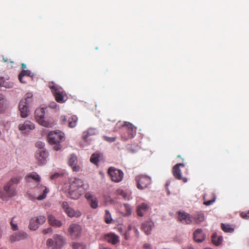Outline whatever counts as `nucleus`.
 Returning <instances> with one entry per match:
<instances>
[{
	"instance_id": "obj_1",
	"label": "nucleus",
	"mask_w": 249,
	"mask_h": 249,
	"mask_svg": "<svg viewBox=\"0 0 249 249\" xmlns=\"http://www.w3.org/2000/svg\"><path fill=\"white\" fill-rule=\"evenodd\" d=\"M84 186V182L82 179L75 178L70 185L69 196L71 199H78L84 193L85 188Z\"/></svg>"
},
{
	"instance_id": "obj_2",
	"label": "nucleus",
	"mask_w": 249,
	"mask_h": 249,
	"mask_svg": "<svg viewBox=\"0 0 249 249\" xmlns=\"http://www.w3.org/2000/svg\"><path fill=\"white\" fill-rule=\"evenodd\" d=\"M117 125L121 127V140L126 141L133 138L136 135V127L129 122H125L123 124L120 122L117 123Z\"/></svg>"
},
{
	"instance_id": "obj_3",
	"label": "nucleus",
	"mask_w": 249,
	"mask_h": 249,
	"mask_svg": "<svg viewBox=\"0 0 249 249\" xmlns=\"http://www.w3.org/2000/svg\"><path fill=\"white\" fill-rule=\"evenodd\" d=\"M48 140L51 144H55L53 149L58 151L62 148L60 143L64 140V134L59 130L51 131L48 134Z\"/></svg>"
},
{
	"instance_id": "obj_4",
	"label": "nucleus",
	"mask_w": 249,
	"mask_h": 249,
	"mask_svg": "<svg viewBox=\"0 0 249 249\" xmlns=\"http://www.w3.org/2000/svg\"><path fill=\"white\" fill-rule=\"evenodd\" d=\"M45 111L43 108H37L35 112V119L41 125L46 127H51L53 125V121L52 119H45L44 118Z\"/></svg>"
},
{
	"instance_id": "obj_5",
	"label": "nucleus",
	"mask_w": 249,
	"mask_h": 249,
	"mask_svg": "<svg viewBox=\"0 0 249 249\" xmlns=\"http://www.w3.org/2000/svg\"><path fill=\"white\" fill-rule=\"evenodd\" d=\"M49 87L54 95L56 102L59 103L65 102L64 96L66 95V93L61 87L55 84L53 82L49 83Z\"/></svg>"
},
{
	"instance_id": "obj_6",
	"label": "nucleus",
	"mask_w": 249,
	"mask_h": 249,
	"mask_svg": "<svg viewBox=\"0 0 249 249\" xmlns=\"http://www.w3.org/2000/svg\"><path fill=\"white\" fill-rule=\"evenodd\" d=\"M65 243V238L62 235L54 234L53 239H48L46 245L52 249H60Z\"/></svg>"
},
{
	"instance_id": "obj_7",
	"label": "nucleus",
	"mask_w": 249,
	"mask_h": 249,
	"mask_svg": "<svg viewBox=\"0 0 249 249\" xmlns=\"http://www.w3.org/2000/svg\"><path fill=\"white\" fill-rule=\"evenodd\" d=\"M20 179L19 177H13L4 185V190L9 196L16 195V185L19 183Z\"/></svg>"
},
{
	"instance_id": "obj_8",
	"label": "nucleus",
	"mask_w": 249,
	"mask_h": 249,
	"mask_svg": "<svg viewBox=\"0 0 249 249\" xmlns=\"http://www.w3.org/2000/svg\"><path fill=\"white\" fill-rule=\"evenodd\" d=\"M107 173L113 182H119L123 179L124 173L121 170L110 167L108 168Z\"/></svg>"
},
{
	"instance_id": "obj_9",
	"label": "nucleus",
	"mask_w": 249,
	"mask_h": 249,
	"mask_svg": "<svg viewBox=\"0 0 249 249\" xmlns=\"http://www.w3.org/2000/svg\"><path fill=\"white\" fill-rule=\"evenodd\" d=\"M137 187L139 189L143 190L147 188L151 183V178L144 175L138 176L136 177Z\"/></svg>"
},
{
	"instance_id": "obj_10",
	"label": "nucleus",
	"mask_w": 249,
	"mask_h": 249,
	"mask_svg": "<svg viewBox=\"0 0 249 249\" xmlns=\"http://www.w3.org/2000/svg\"><path fill=\"white\" fill-rule=\"evenodd\" d=\"M81 227L75 223L71 224L68 229L69 234L72 239L79 237L81 234Z\"/></svg>"
},
{
	"instance_id": "obj_11",
	"label": "nucleus",
	"mask_w": 249,
	"mask_h": 249,
	"mask_svg": "<svg viewBox=\"0 0 249 249\" xmlns=\"http://www.w3.org/2000/svg\"><path fill=\"white\" fill-rule=\"evenodd\" d=\"M35 192L36 199L38 200H41L46 198L47 194L49 192V189L46 186L41 184H37L35 189Z\"/></svg>"
},
{
	"instance_id": "obj_12",
	"label": "nucleus",
	"mask_w": 249,
	"mask_h": 249,
	"mask_svg": "<svg viewBox=\"0 0 249 249\" xmlns=\"http://www.w3.org/2000/svg\"><path fill=\"white\" fill-rule=\"evenodd\" d=\"M185 166L184 163H178L175 165L172 170V172L175 178L178 180H182L184 183L187 181V178L186 177H183L181 175V172L180 169V167H184Z\"/></svg>"
},
{
	"instance_id": "obj_13",
	"label": "nucleus",
	"mask_w": 249,
	"mask_h": 249,
	"mask_svg": "<svg viewBox=\"0 0 249 249\" xmlns=\"http://www.w3.org/2000/svg\"><path fill=\"white\" fill-rule=\"evenodd\" d=\"M48 152L44 149H38L36 152L35 157L39 163L44 164L46 163V159L48 157Z\"/></svg>"
},
{
	"instance_id": "obj_14",
	"label": "nucleus",
	"mask_w": 249,
	"mask_h": 249,
	"mask_svg": "<svg viewBox=\"0 0 249 249\" xmlns=\"http://www.w3.org/2000/svg\"><path fill=\"white\" fill-rule=\"evenodd\" d=\"M25 101H20L19 103L18 108L22 118H26L29 115V109L28 105L29 104L24 102Z\"/></svg>"
},
{
	"instance_id": "obj_15",
	"label": "nucleus",
	"mask_w": 249,
	"mask_h": 249,
	"mask_svg": "<svg viewBox=\"0 0 249 249\" xmlns=\"http://www.w3.org/2000/svg\"><path fill=\"white\" fill-rule=\"evenodd\" d=\"M85 197L92 208L96 209L98 207V201L95 195L88 192L85 194Z\"/></svg>"
},
{
	"instance_id": "obj_16",
	"label": "nucleus",
	"mask_w": 249,
	"mask_h": 249,
	"mask_svg": "<svg viewBox=\"0 0 249 249\" xmlns=\"http://www.w3.org/2000/svg\"><path fill=\"white\" fill-rule=\"evenodd\" d=\"M78 160L77 157L74 155H70L69 160V165L70 166L73 172H78L80 171V166L77 165Z\"/></svg>"
},
{
	"instance_id": "obj_17",
	"label": "nucleus",
	"mask_w": 249,
	"mask_h": 249,
	"mask_svg": "<svg viewBox=\"0 0 249 249\" xmlns=\"http://www.w3.org/2000/svg\"><path fill=\"white\" fill-rule=\"evenodd\" d=\"M178 219L183 224H190L192 222V217L188 213L182 211L178 212Z\"/></svg>"
},
{
	"instance_id": "obj_18",
	"label": "nucleus",
	"mask_w": 249,
	"mask_h": 249,
	"mask_svg": "<svg viewBox=\"0 0 249 249\" xmlns=\"http://www.w3.org/2000/svg\"><path fill=\"white\" fill-rule=\"evenodd\" d=\"M35 128V124L29 120H26L23 124H21L18 125V129L21 131H29V130L34 129Z\"/></svg>"
},
{
	"instance_id": "obj_19",
	"label": "nucleus",
	"mask_w": 249,
	"mask_h": 249,
	"mask_svg": "<svg viewBox=\"0 0 249 249\" xmlns=\"http://www.w3.org/2000/svg\"><path fill=\"white\" fill-rule=\"evenodd\" d=\"M27 237V234L24 231H19L13 234L10 236L11 242H15L23 240Z\"/></svg>"
},
{
	"instance_id": "obj_20",
	"label": "nucleus",
	"mask_w": 249,
	"mask_h": 249,
	"mask_svg": "<svg viewBox=\"0 0 249 249\" xmlns=\"http://www.w3.org/2000/svg\"><path fill=\"white\" fill-rule=\"evenodd\" d=\"M206 235L200 229L196 230L194 232V240L197 243L202 242L205 240Z\"/></svg>"
},
{
	"instance_id": "obj_21",
	"label": "nucleus",
	"mask_w": 249,
	"mask_h": 249,
	"mask_svg": "<svg viewBox=\"0 0 249 249\" xmlns=\"http://www.w3.org/2000/svg\"><path fill=\"white\" fill-rule=\"evenodd\" d=\"M149 209V206L148 204L142 203L137 207V213L139 216L142 217L148 211Z\"/></svg>"
},
{
	"instance_id": "obj_22",
	"label": "nucleus",
	"mask_w": 249,
	"mask_h": 249,
	"mask_svg": "<svg viewBox=\"0 0 249 249\" xmlns=\"http://www.w3.org/2000/svg\"><path fill=\"white\" fill-rule=\"evenodd\" d=\"M104 239L108 243L115 245L119 242V237L113 233H109L104 235Z\"/></svg>"
},
{
	"instance_id": "obj_23",
	"label": "nucleus",
	"mask_w": 249,
	"mask_h": 249,
	"mask_svg": "<svg viewBox=\"0 0 249 249\" xmlns=\"http://www.w3.org/2000/svg\"><path fill=\"white\" fill-rule=\"evenodd\" d=\"M48 220L50 225L52 226L60 227L62 225L61 221L56 219L55 217L52 214L48 215Z\"/></svg>"
},
{
	"instance_id": "obj_24",
	"label": "nucleus",
	"mask_w": 249,
	"mask_h": 249,
	"mask_svg": "<svg viewBox=\"0 0 249 249\" xmlns=\"http://www.w3.org/2000/svg\"><path fill=\"white\" fill-rule=\"evenodd\" d=\"M153 225L154 224L152 221H146L142 224V229L146 234L148 235L150 233Z\"/></svg>"
},
{
	"instance_id": "obj_25",
	"label": "nucleus",
	"mask_w": 249,
	"mask_h": 249,
	"mask_svg": "<svg viewBox=\"0 0 249 249\" xmlns=\"http://www.w3.org/2000/svg\"><path fill=\"white\" fill-rule=\"evenodd\" d=\"M103 158L102 154L100 152H96L93 153L90 157V161L91 163L97 165L99 160Z\"/></svg>"
},
{
	"instance_id": "obj_26",
	"label": "nucleus",
	"mask_w": 249,
	"mask_h": 249,
	"mask_svg": "<svg viewBox=\"0 0 249 249\" xmlns=\"http://www.w3.org/2000/svg\"><path fill=\"white\" fill-rule=\"evenodd\" d=\"M211 238L212 243L216 246L220 245L223 241V237L222 236H218L216 232L212 234Z\"/></svg>"
},
{
	"instance_id": "obj_27",
	"label": "nucleus",
	"mask_w": 249,
	"mask_h": 249,
	"mask_svg": "<svg viewBox=\"0 0 249 249\" xmlns=\"http://www.w3.org/2000/svg\"><path fill=\"white\" fill-rule=\"evenodd\" d=\"M97 133V131L95 129L89 128L88 130L83 132L82 138L83 140L86 141L89 136L96 135Z\"/></svg>"
},
{
	"instance_id": "obj_28",
	"label": "nucleus",
	"mask_w": 249,
	"mask_h": 249,
	"mask_svg": "<svg viewBox=\"0 0 249 249\" xmlns=\"http://www.w3.org/2000/svg\"><path fill=\"white\" fill-rule=\"evenodd\" d=\"M30 179H33L36 182H39L40 181L41 178L36 172H32L28 174L25 177V179L27 181H31Z\"/></svg>"
},
{
	"instance_id": "obj_29",
	"label": "nucleus",
	"mask_w": 249,
	"mask_h": 249,
	"mask_svg": "<svg viewBox=\"0 0 249 249\" xmlns=\"http://www.w3.org/2000/svg\"><path fill=\"white\" fill-rule=\"evenodd\" d=\"M32 77L31 72L28 70H23L18 75V79L22 83H26V81L24 79V77Z\"/></svg>"
},
{
	"instance_id": "obj_30",
	"label": "nucleus",
	"mask_w": 249,
	"mask_h": 249,
	"mask_svg": "<svg viewBox=\"0 0 249 249\" xmlns=\"http://www.w3.org/2000/svg\"><path fill=\"white\" fill-rule=\"evenodd\" d=\"M193 219L197 224H199L204 219V214L201 212H197L193 216Z\"/></svg>"
},
{
	"instance_id": "obj_31",
	"label": "nucleus",
	"mask_w": 249,
	"mask_h": 249,
	"mask_svg": "<svg viewBox=\"0 0 249 249\" xmlns=\"http://www.w3.org/2000/svg\"><path fill=\"white\" fill-rule=\"evenodd\" d=\"M65 213L69 217H77L80 216L81 215V213L79 211H75L71 207L69 209L68 211H66Z\"/></svg>"
},
{
	"instance_id": "obj_32",
	"label": "nucleus",
	"mask_w": 249,
	"mask_h": 249,
	"mask_svg": "<svg viewBox=\"0 0 249 249\" xmlns=\"http://www.w3.org/2000/svg\"><path fill=\"white\" fill-rule=\"evenodd\" d=\"M38 227V223L35 217L31 218L29 225V229L31 230L36 231Z\"/></svg>"
},
{
	"instance_id": "obj_33",
	"label": "nucleus",
	"mask_w": 249,
	"mask_h": 249,
	"mask_svg": "<svg viewBox=\"0 0 249 249\" xmlns=\"http://www.w3.org/2000/svg\"><path fill=\"white\" fill-rule=\"evenodd\" d=\"M77 116L74 115L71 116L68 120L69 126L71 128L74 127L77 124Z\"/></svg>"
},
{
	"instance_id": "obj_34",
	"label": "nucleus",
	"mask_w": 249,
	"mask_h": 249,
	"mask_svg": "<svg viewBox=\"0 0 249 249\" xmlns=\"http://www.w3.org/2000/svg\"><path fill=\"white\" fill-rule=\"evenodd\" d=\"M211 196H212V199L209 200H207L206 196L205 195H204L203 196V199L204 200L203 204L204 205H205L206 206H209L215 201L216 196L213 193L211 194Z\"/></svg>"
},
{
	"instance_id": "obj_35",
	"label": "nucleus",
	"mask_w": 249,
	"mask_h": 249,
	"mask_svg": "<svg viewBox=\"0 0 249 249\" xmlns=\"http://www.w3.org/2000/svg\"><path fill=\"white\" fill-rule=\"evenodd\" d=\"M221 227L222 230L226 232H232L234 231V229L230 227L229 225L222 223Z\"/></svg>"
},
{
	"instance_id": "obj_36",
	"label": "nucleus",
	"mask_w": 249,
	"mask_h": 249,
	"mask_svg": "<svg viewBox=\"0 0 249 249\" xmlns=\"http://www.w3.org/2000/svg\"><path fill=\"white\" fill-rule=\"evenodd\" d=\"M112 221V218L111 216V214L108 210L105 211V221L107 224L111 223Z\"/></svg>"
},
{
	"instance_id": "obj_37",
	"label": "nucleus",
	"mask_w": 249,
	"mask_h": 249,
	"mask_svg": "<svg viewBox=\"0 0 249 249\" xmlns=\"http://www.w3.org/2000/svg\"><path fill=\"white\" fill-rule=\"evenodd\" d=\"M72 248L73 249H86V246L82 243H74L72 244Z\"/></svg>"
},
{
	"instance_id": "obj_38",
	"label": "nucleus",
	"mask_w": 249,
	"mask_h": 249,
	"mask_svg": "<svg viewBox=\"0 0 249 249\" xmlns=\"http://www.w3.org/2000/svg\"><path fill=\"white\" fill-rule=\"evenodd\" d=\"M32 97L33 94L31 93H27L25 95V97L24 99H22L21 101H25V103L28 104H30L32 102Z\"/></svg>"
},
{
	"instance_id": "obj_39",
	"label": "nucleus",
	"mask_w": 249,
	"mask_h": 249,
	"mask_svg": "<svg viewBox=\"0 0 249 249\" xmlns=\"http://www.w3.org/2000/svg\"><path fill=\"white\" fill-rule=\"evenodd\" d=\"M0 87H5V88L10 89L14 86V83L10 81L3 82L2 84L0 83Z\"/></svg>"
},
{
	"instance_id": "obj_40",
	"label": "nucleus",
	"mask_w": 249,
	"mask_h": 249,
	"mask_svg": "<svg viewBox=\"0 0 249 249\" xmlns=\"http://www.w3.org/2000/svg\"><path fill=\"white\" fill-rule=\"evenodd\" d=\"M37 223H38V225L43 224L46 221V217L44 215H40L38 217H35Z\"/></svg>"
},
{
	"instance_id": "obj_41",
	"label": "nucleus",
	"mask_w": 249,
	"mask_h": 249,
	"mask_svg": "<svg viewBox=\"0 0 249 249\" xmlns=\"http://www.w3.org/2000/svg\"><path fill=\"white\" fill-rule=\"evenodd\" d=\"M103 139L105 141L109 142H112L116 141V138L115 137H109L106 136H105L103 137Z\"/></svg>"
},
{
	"instance_id": "obj_42",
	"label": "nucleus",
	"mask_w": 249,
	"mask_h": 249,
	"mask_svg": "<svg viewBox=\"0 0 249 249\" xmlns=\"http://www.w3.org/2000/svg\"><path fill=\"white\" fill-rule=\"evenodd\" d=\"M4 102V99L3 98V96L0 94V112L3 111V105Z\"/></svg>"
},
{
	"instance_id": "obj_43",
	"label": "nucleus",
	"mask_w": 249,
	"mask_h": 249,
	"mask_svg": "<svg viewBox=\"0 0 249 249\" xmlns=\"http://www.w3.org/2000/svg\"><path fill=\"white\" fill-rule=\"evenodd\" d=\"M240 216L242 218L248 219L249 218V210L248 212H242Z\"/></svg>"
},
{
	"instance_id": "obj_44",
	"label": "nucleus",
	"mask_w": 249,
	"mask_h": 249,
	"mask_svg": "<svg viewBox=\"0 0 249 249\" xmlns=\"http://www.w3.org/2000/svg\"><path fill=\"white\" fill-rule=\"evenodd\" d=\"M62 207L63 208L65 212L68 211L69 209L70 208L69 206L68 202L66 201H64L62 203Z\"/></svg>"
},
{
	"instance_id": "obj_45",
	"label": "nucleus",
	"mask_w": 249,
	"mask_h": 249,
	"mask_svg": "<svg viewBox=\"0 0 249 249\" xmlns=\"http://www.w3.org/2000/svg\"><path fill=\"white\" fill-rule=\"evenodd\" d=\"M14 217H13L12 219V220L10 222V224L11 225L12 230L14 231H17L18 229V225L17 224H14L13 223L14 222Z\"/></svg>"
},
{
	"instance_id": "obj_46",
	"label": "nucleus",
	"mask_w": 249,
	"mask_h": 249,
	"mask_svg": "<svg viewBox=\"0 0 249 249\" xmlns=\"http://www.w3.org/2000/svg\"><path fill=\"white\" fill-rule=\"evenodd\" d=\"M62 175V174H60V173H54L50 176V178L51 179H54L56 178H58L59 177H60Z\"/></svg>"
},
{
	"instance_id": "obj_47",
	"label": "nucleus",
	"mask_w": 249,
	"mask_h": 249,
	"mask_svg": "<svg viewBox=\"0 0 249 249\" xmlns=\"http://www.w3.org/2000/svg\"><path fill=\"white\" fill-rule=\"evenodd\" d=\"M42 232L44 234H46L50 232L52 233L53 232V230L51 228H48L46 229L43 230Z\"/></svg>"
},
{
	"instance_id": "obj_48",
	"label": "nucleus",
	"mask_w": 249,
	"mask_h": 249,
	"mask_svg": "<svg viewBox=\"0 0 249 249\" xmlns=\"http://www.w3.org/2000/svg\"><path fill=\"white\" fill-rule=\"evenodd\" d=\"M49 107L53 109H55L57 108V105L55 102H53L50 103L49 105Z\"/></svg>"
},
{
	"instance_id": "obj_49",
	"label": "nucleus",
	"mask_w": 249,
	"mask_h": 249,
	"mask_svg": "<svg viewBox=\"0 0 249 249\" xmlns=\"http://www.w3.org/2000/svg\"><path fill=\"white\" fill-rule=\"evenodd\" d=\"M124 206L125 207L127 213H130L131 212V208H130L129 205L128 204H124Z\"/></svg>"
},
{
	"instance_id": "obj_50",
	"label": "nucleus",
	"mask_w": 249,
	"mask_h": 249,
	"mask_svg": "<svg viewBox=\"0 0 249 249\" xmlns=\"http://www.w3.org/2000/svg\"><path fill=\"white\" fill-rule=\"evenodd\" d=\"M36 146L38 147L39 149H43L42 148L44 146V144L42 142H37L36 143Z\"/></svg>"
},
{
	"instance_id": "obj_51",
	"label": "nucleus",
	"mask_w": 249,
	"mask_h": 249,
	"mask_svg": "<svg viewBox=\"0 0 249 249\" xmlns=\"http://www.w3.org/2000/svg\"><path fill=\"white\" fill-rule=\"evenodd\" d=\"M60 121L62 124H65L67 121V118L65 116H61L60 117Z\"/></svg>"
},
{
	"instance_id": "obj_52",
	"label": "nucleus",
	"mask_w": 249,
	"mask_h": 249,
	"mask_svg": "<svg viewBox=\"0 0 249 249\" xmlns=\"http://www.w3.org/2000/svg\"><path fill=\"white\" fill-rule=\"evenodd\" d=\"M133 231H134V232L135 233V234H136V236L137 237H138V236H139V231H138V229H137L136 227H134L133 228Z\"/></svg>"
},
{
	"instance_id": "obj_53",
	"label": "nucleus",
	"mask_w": 249,
	"mask_h": 249,
	"mask_svg": "<svg viewBox=\"0 0 249 249\" xmlns=\"http://www.w3.org/2000/svg\"><path fill=\"white\" fill-rule=\"evenodd\" d=\"M144 248L145 249H151V247L150 245L148 244H144Z\"/></svg>"
},
{
	"instance_id": "obj_54",
	"label": "nucleus",
	"mask_w": 249,
	"mask_h": 249,
	"mask_svg": "<svg viewBox=\"0 0 249 249\" xmlns=\"http://www.w3.org/2000/svg\"><path fill=\"white\" fill-rule=\"evenodd\" d=\"M3 61L4 62H7L9 60L7 57H3L2 58Z\"/></svg>"
},
{
	"instance_id": "obj_55",
	"label": "nucleus",
	"mask_w": 249,
	"mask_h": 249,
	"mask_svg": "<svg viewBox=\"0 0 249 249\" xmlns=\"http://www.w3.org/2000/svg\"><path fill=\"white\" fill-rule=\"evenodd\" d=\"M133 227H132V226L131 225H129V226H128V231L133 230Z\"/></svg>"
},
{
	"instance_id": "obj_56",
	"label": "nucleus",
	"mask_w": 249,
	"mask_h": 249,
	"mask_svg": "<svg viewBox=\"0 0 249 249\" xmlns=\"http://www.w3.org/2000/svg\"><path fill=\"white\" fill-rule=\"evenodd\" d=\"M2 230L1 229V228L0 227V239L1 238V237L2 236Z\"/></svg>"
},
{
	"instance_id": "obj_57",
	"label": "nucleus",
	"mask_w": 249,
	"mask_h": 249,
	"mask_svg": "<svg viewBox=\"0 0 249 249\" xmlns=\"http://www.w3.org/2000/svg\"><path fill=\"white\" fill-rule=\"evenodd\" d=\"M21 67H22V69H25L26 67V65L25 64L22 63L21 64Z\"/></svg>"
},
{
	"instance_id": "obj_58",
	"label": "nucleus",
	"mask_w": 249,
	"mask_h": 249,
	"mask_svg": "<svg viewBox=\"0 0 249 249\" xmlns=\"http://www.w3.org/2000/svg\"><path fill=\"white\" fill-rule=\"evenodd\" d=\"M118 194L122 195L124 194V192L122 190H118Z\"/></svg>"
},
{
	"instance_id": "obj_59",
	"label": "nucleus",
	"mask_w": 249,
	"mask_h": 249,
	"mask_svg": "<svg viewBox=\"0 0 249 249\" xmlns=\"http://www.w3.org/2000/svg\"><path fill=\"white\" fill-rule=\"evenodd\" d=\"M125 239L126 240H127L128 239L127 238V233H126L125 234Z\"/></svg>"
},
{
	"instance_id": "obj_60",
	"label": "nucleus",
	"mask_w": 249,
	"mask_h": 249,
	"mask_svg": "<svg viewBox=\"0 0 249 249\" xmlns=\"http://www.w3.org/2000/svg\"><path fill=\"white\" fill-rule=\"evenodd\" d=\"M0 197L2 198V193L0 191Z\"/></svg>"
},
{
	"instance_id": "obj_61",
	"label": "nucleus",
	"mask_w": 249,
	"mask_h": 249,
	"mask_svg": "<svg viewBox=\"0 0 249 249\" xmlns=\"http://www.w3.org/2000/svg\"><path fill=\"white\" fill-rule=\"evenodd\" d=\"M0 249H6L5 248H4V247H0Z\"/></svg>"
},
{
	"instance_id": "obj_62",
	"label": "nucleus",
	"mask_w": 249,
	"mask_h": 249,
	"mask_svg": "<svg viewBox=\"0 0 249 249\" xmlns=\"http://www.w3.org/2000/svg\"><path fill=\"white\" fill-rule=\"evenodd\" d=\"M10 62L11 63H13L14 62L13 61H11L10 59Z\"/></svg>"
},
{
	"instance_id": "obj_63",
	"label": "nucleus",
	"mask_w": 249,
	"mask_h": 249,
	"mask_svg": "<svg viewBox=\"0 0 249 249\" xmlns=\"http://www.w3.org/2000/svg\"><path fill=\"white\" fill-rule=\"evenodd\" d=\"M178 158H181V156L180 155L178 156Z\"/></svg>"
},
{
	"instance_id": "obj_64",
	"label": "nucleus",
	"mask_w": 249,
	"mask_h": 249,
	"mask_svg": "<svg viewBox=\"0 0 249 249\" xmlns=\"http://www.w3.org/2000/svg\"><path fill=\"white\" fill-rule=\"evenodd\" d=\"M1 135V131H0V135Z\"/></svg>"
}]
</instances>
